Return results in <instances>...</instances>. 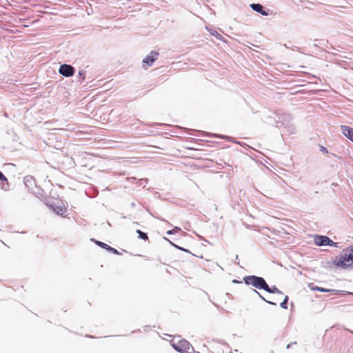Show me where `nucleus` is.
Segmentation results:
<instances>
[{
	"mask_svg": "<svg viewBox=\"0 0 353 353\" xmlns=\"http://www.w3.org/2000/svg\"><path fill=\"white\" fill-rule=\"evenodd\" d=\"M277 127L283 126L287 129L289 133L294 134L296 132V128L294 124L291 122V115L288 113H282L277 115L276 119Z\"/></svg>",
	"mask_w": 353,
	"mask_h": 353,
	"instance_id": "nucleus-1",
	"label": "nucleus"
},
{
	"mask_svg": "<svg viewBox=\"0 0 353 353\" xmlns=\"http://www.w3.org/2000/svg\"><path fill=\"white\" fill-rule=\"evenodd\" d=\"M244 283L247 285H251L258 290H265L266 281L263 277L256 275L245 276L243 278Z\"/></svg>",
	"mask_w": 353,
	"mask_h": 353,
	"instance_id": "nucleus-2",
	"label": "nucleus"
},
{
	"mask_svg": "<svg viewBox=\"0 0 353 353\" xmlns=\"http://www.w3.org/2000/svg\"><path fill=\"white\" fill-rule=\"evenodd\" d=\"M334 266L342 269L353 268V258L347 252L334 258Z\"/></svg>",
	"mask_w": 353,
	"mask_h": 353,
	"instance_id": "nucleus-3",
	"label": "nucleus"
},
{
	"mask_svg": "<svg viewBox=\"0 0 353 353\" xmlns=\"http://www.w3.org/2000/svg\"><path fill=\"white\" fill-rule=\"evenodd\" d=\"M172 347L177 352L183 353H194V350L192 345L185 339H173L171 341Z\"/></svg>",
	"mask_w": 353,
	"mask_h": 353,
	"instance_id": "nucleus-4",
	"label": "nucleus"
},
{
	"mask_svg": "<svg viewBox=\"0 0 353 353\" xmlns=\"http://www.w3.org/2000/svg\"><path fill=\"white\" fill-rule=\"evenodd\" d=\"M314 242L318 246H333L338 247V243L333 241L328 236L325 235L316 234L314 236Z\"/></svg>",
	"mask_w": 353,
	"mask_h": 353,
	"instance_id": "nucleus-5",
	"label": "nucleus"
},
{
	"mask_svg": "<svg viewBox=\"0 0 353 353\" xmlns=\"http://www.w3.org/2000/svg\"><path fill=\"white\" fill-rule=\"evenodd\" d=\"M60 74L65 77H71L74 74L75 68L70 64H61L59 69Z\"/></svg>",
	"mask_w": 353,
	"mask_h": 353,
	"instance_id": "nucleus-6",
	"label": "nucleus"
},
{
	"mask_svg": "<svg viewBox=\"0 0 353 353\" xmlns=\"http://www.w3.org/2000/svg\"><path fill=\"white\" fill-rule=\"evenodd\" d=\"M91 241H94L95 243V244L97 245L98 246H99L100 248H103V249L109 251L111 253H113L117 255L121 254V253L117 250H116L115 248L110 246L109 245H108L103 242H101L98 240H95L94 239H91Z\"/></svg>",
	"mask_w": 353,
	"mask_h": 353,
	"instance_id": "nucleus-7",
	"label": "nucleus"
},
{
	"mask_svg": "<svg viewBox=\"0 0 353 353\" xmlns=\"http://www.w3.org/2000/svg\"><path fill=\"white\" fill-rule=\"evenodd\" d=\"M250 7L254 11L260 13L263 16L269 15V10L265 9L261 3H252Z\"/></svg>",
	"mask_w": 353,
	"mask_h": 353,
	"instance_id": "nucleus-8",
	"label": "nucleus"
},
{
	"mask_svg": "<svg viewBox=\"0 0 353 353\" xmlns=\"http://www.w3.org/2000/svg\"><path fill=\"white\" fill-rule=\"evenodd\" d=\"M159 54L158 52L151 51L150 53L143 59V63H146L148 65H152L157 60Z\"/></svg>",
	"mask_w": 353,
	"mask_h": 353,
	"instance_id": "nucleus-9",
	"label": "nucleus"
},
{
	"mask_svg": "<svg viewBox=\"0 0 353 353\" xmlns=\"http://www.w3.org/2000/svg\"><path fill=\"white\" fill-rule=\"evenodd\" d=\"M343 134L349 140L353 142V128L347 125H341Z\"/></svg>",
	"mask_w": 353,
	"mask_h": 353,
	"instance_id": "nucleus-10",
	"label": "nucleus"
},
{
	"mask_svg": "<svg viewBox=\"0 0 353 353\" xmlns=\"http://www.w3.org/2000/svg\"><path fill=\"white\" fill-rule=\"evenodd\" d=\"M23 183L29 189H32L36 185L34 178L30 175L24 177Z\"/></svg>",
	"mask_w": 353,
	"mask_h": 353,
	"instance_id": "nucleus-11",
	"label": "nucleus"
},
{
	"mask_svg": "<svg viewBox=\"0 0 353 353\" xmlns=\"http://www.w3.org/2000/svg\"><path fill=\"white\" fill-rule=\"evenodd\" d=\"M264 290L270 294H283V292L276 285L270 287L268 283H266Z\"/></svg>",
	"mask_w": 353,
	"mask_h": 353,
	"instance_id": "nucleus-12",
	"label": "nucleus"
},
{
	"mask_svg": "<svg viewBox=\"0 0 353 353\" xmlns=\"http://www.w3.org/2000/svg\"><path fill=\"white\" fill-rule=\"evenodd\" d=\"M51 209L54 212L57 214L63 215V213L66 211L65 208L61 205H56L54 204H52L50 205Z\"/></svg>",
	"mask_w": 353,
	"mask_h": 353,
	"instance_id": "nucleus-13",
	"label": "nucleus"
},
{
	"mask_svg": "<svg viewBox=\"0 0 353 353\" xmlns=\"http://www.w3.org/2000/svg\"><path fill=\"white\" fill-rule=\"evenodd\" d=\"M312 290L314 291H319L321 292H332L334 294H337L338 290H334V289H326L321 287L316 286L314 288H312Z\"/></svg>",
	"mask_w": 353,
	"mask_h": 353,
	"instance_id": "nucleus-14",
	"label": "nucleus"
},
{
	"mask_svg": "<svg viewBox=\"0 0 353 353\" xmlns=\"http://www.w3.org/2000/svg\"><path fill=\"white\" fill-rule=\"evenodd\" d=\"M136 232L138 234V236H139V239H141L142 240H144V241H146V240L148 239V233L143 232H142L140 230H137Z\"/></svg>",
	"mask_w": 353,
	"mask_h": 353,
	"instance_id": "nucleus-15",
	"label": "nucleus"
},
{
	"mask_svg": "<svg viewBox=\"0 0 353 353\" xmlns=\"http://www.w3.org/2000/svg\"><path fill=\"white\" fill-rule=\"evenodd\" d=\"M334 265V258L332 261H325L322 262V266L326 268H332Z\"/></svg>",
	"mask_w": 353,
	"mask_h": 353,
	"instance_id": "nucleus-16",
	"label": "nucleus"
},
{
	"mask_svg": "<svg viewBox=\"0 0 353 353\" xmlns=\"http://www.w3.org/2000/svg\"><path fill=\"white\" fill-rule=\"evenodd\" d=\"M181 228H179V227H176H176H174L173 229L168 230V231L166 232V234H167L168 235H172V234H176V233L179 232V231H181Z\"/></svg>",
	"mask_w": 353,
	"mask_h": 353,
	"instance_id": "nucleus-17",
	"label": "nucleus"
},
{
	"mask_svg": "<svg viewBox=\"0 0 353 353\" xmlns=\"http://www.w3.org/2000/svg\"><path fill=\"white\" fill-rule=\"evenodd\" d=\"M288 296H285L283 301L281 303L280 306L283 309H288Z\"/></svg>",
	"mask_w": 353,
	"mask_h": 353,
	"instance_id": "nucleus-18",
	"label": "nucleus"
},
{
	"mask_svg": "<svg viewBox=\"0 0 353 353\" xmlns=\"http://www.w3.org/2000/svg\"><path fill=\"white\" fill-rule=\"evenodd\" d=\"M211 34L214 36L217 39H219V40H222L223 39V36L221 34H220L216 30H213L212 32H211Z\"/></svg>",
	"mask_w": 353,
	"mask_h": 353,
	"instance_id": "nucleus-19",
	"label": "nucleus"
},
{
	"mask_svg": "<svg viewBox=\"0 0 353 353\" xmlns=\"http://www.w3.org/2000/svg\"><path fill=\"white\" fill-rule=\"evenodd\" d=\"M78 75L79 77L82 79L81 81V83H82V81L85 79V71L83 70H81L79 71L78 72Z\"/></svg>",
	"mask_w": 353,
	"mask_h": 353,
	"instance_id": "nucleus-20",
	"label": "nucleus"
},
{
	"mask_svg": "<svg viewBox=\"0 0 353 353\" xmlns=\"http://www.w3.org/2000/svg\"><path fill=\"white\" fill-rule=\"evenodd\" d=\"M147 182H148L147 179H139L137 183L139 186H143V188H145Z\"/></svg>",
	"mask_w": 353,
	"mask_h": 353,
	"instance_id": "nucleus-21",
	"label": "nucleus"
},
{
	"mask_svg": "<svg viewBox=\"0 0 353 353\" xmlns=\"http://www.w3.org/2000/svg\"><path fill=\"white\" fill-rule=\"evenodd\" d=\"M174 248H176L177 250L190 253V252L188 249H185V248L181 247L178 245H174Z\"/></svg>",
	"mask_w": 353,
	"mask_h": 353,
	"instance_id": "nucleus-22",
	"label": "nucleus"
},
{
	"mask_svg": "<svg viewBox=\"0 0 353 353\" xmlns=\"http://www.w3.org/2000/svg\"><path fill=\"white\" fill-rule=\"evenodd\" d=\"M0 181H6L8 183L7 178L6 177V176L3 174V173L1 171H0Z\"/></svg>",
	"mask_w": 353,
	"mask_h": 353,
	"instance_id": "nucleus-23",
	"label": "nucleus"
},
{
	"mask_svg": "<svg viewBox=\"0 0 353 353\" xmlns=\"http://www.w3.org/2000/svg\"><path fill=\"white\" fill-rule=\"evenodd\" d=\"M252 291L256 293L262 300L267 302L268 300H266L261 294L259 293L256 289H253Z\"/></svg>",
	"mask_w": 353,
	"mask_h": 353,
	"instance_id": "nucleus-24",
	"label": "nucleus"
},
{
	"mask_svg": "<svg viewBox=\"0 0 353 353\" xmlns=\"http://www.w3.org/2000/svg\"><path fill=\"white\" fill-rule=\"evenodd\" d=\"M252 291L256 293L262 300L267 302L268 300H266L261 294L259 293L256 289H253Z\"/></svg>",
	"mask_w": 353,
	"mask_h": 353,
	"instance_id": "nucleus-25",
	"label": "nucleus"
},
{
	"mask_svg": "<svg viewBox=\"0 0 353 353\" xmlns=\"http://www.w3.org/2000/svg\"><path fill=\"white\" fill-rule=\"evenodd\" d=\"M320 150L322 152H324V153H328V150L323 146V145H320Z\"/></svg>",
	"mask_w": 353,
	"mask_h": 353,
	"instance_id": "nucleus-26",
	"label": "nucleus"
},
{
	"mask_svg": "<svg viewBox=\"0 0 353 353\" xmlns=\"http://www.w3.org/2000/svg\"><path fill=\"white\" fill-rule=\"evenodd\" d=\"M295 344H296V341L291 342L287 345L286 348L290 349L293 345Z\"/></svg>",
	"mask_w": 353,
	"mask_h": 353,
	"instance_id": "nucleus-27",
	"label": "nucleus"
},
{
	"mask_svg": "<svg viewBox=\"0 0 353 353\" xmlns=\"http://www.w3.org/2000/svg\"><path fill=\"white\" fill-rule=\"evenodd\" d=\"M213 136L215 137H219V138H221V139H226V137H227L225 135H219V134H214Z\"/></svg>",
	"mask_w": 353,
	"mask_h": 353,
	"instance_id": "nucleus-28",
	"label": "nucleus"
},
{
	"mask_svg": "<svg viewBox=\"0 0 353 353\" xmlns=\"http://www.w3.org/2000/svg\"><path fill=\"white\" fill-rule=\"evenodd\" d=\"M163 239H164L165 241H168V242H169V243H170L171 245H172L173 247H174V245H176L175 243H174L173 242H172L171 241H170L168 238H166V237H163Z\"/></svg>",
	"mask_w": 353,
	"mask_h": 353,
	"instance_id": "nucleus-29",
	"label": "nucleus"
},
{
	"mask_svg": "<svg viewBox=\"0 0 353 353\" xmlns=\"http://www.w3.org/2000/svg\"><path fill=\"white\" fill-rule=\"evenodd\" d=\"M268 304L270 305H276V303H274V302H272V301H267V302Z\"/></svg>",
	"mask_w": 353,
	"mask_h": 353,
	"instance_id": "nucleus-30",
	"label": "nucleus"
},
{
	"mask_svg": "<svg viewBox=\"0 0 353 353\" xmlns=\"http://www.w3.org/2000/svg\"><path fill=\"white\" fill-rule=\"evenodd\" d=\"M232 282L233 283H242V281H238L236 279H234Z\"/></svg>",
	"mask_w": 353,
	"mask_h": 353,
	"instance_id": "nucleus-31",
	"label": "nucleus"
},
{
	"mask_svg": "<svg viewBox=\"0 0 353 353\" xmlns=\"http://www.w3.org/2000/svg\"><path fill=\"white\" fill-rule=\"evenodd\" d=\"M130 206H131L132 208H134V207L136 206V203H135L134 202H132V203H130Z\"/></svg>",
	"mask_w": 353,
	"mask_h": 353,
	"instance_id": "nucleus-32",
	"label": "nucleus"
},
{
	"mask_svg": "<svg viewBox=\"0 0 353 353\" xmlns=\"http://www.w3.org/2000/svg\"><path fill=\"white\" fill-rule=\"evenodd\" d=\"M128 179H129V180H131L132 181H135V180H136V178H134V177H132V178H129Z\"/></svg>",
	"mask_w": 353,
	"mask_h": 353,
	"instance_id": "nucleus-33",
	"label": "nucleus"
},
{
	"mask_svg": "<svg viewBox=\"0 0 353 353\" xmlns=\"http://www.w3.org/2000/svg\"><path fill=\"white\" fill-rule=\"evenodd\" d=\"M156 125H163V123H155Z\"/></svg>",
	"mask_w": 353,
	"mask_h": 353,
	"instance_id": "nucleus-34",
	"label": "nucleus"
},
{
	"mask_svg": "<svg viewBox=\"0 0 353 353\" xmlns=\"http://www.w3.org/2000/svg\"><path fill=\"white\" fill-rule=\"evenodd\" d=\"M238 258H239V256H238V255L236 254V255L235 256V259H236V260H237V259H238Z\"/></svg>",
	"mask_w": 353,
	"mask_h": 353,
	"instance_id": "nucleus-35",
	"label": "nucleus"
},
{
	"mask_svg": "<svg viewBox=\"0 0 353 353\" xmlns=\"http://www.w3.org/2000/svg\"><path fill=\"white\" fill-rule=\"evenodd\" d=\"M212 135V134H210V133H208V137H211Z\"/></svg>",
	"mask_w": 353,
	"mask_h": 353,
	"instance_id": "nucleus-36",
	"label": "nucleus"
},
{
	"mask_svg": "<svg viewBox=\"0 0 353 353\" xmlns=\"http://www.w3.org/2000/svg\"><path fill=\"white\" fill-rule=\"evenodd\" d=\"M88 337H90V338H92V336L89 335V336H87Z\"/></svg>",
	"mask_w": 353,
	"mask_h": 353,
	"instance_id": "nucleus-37",
	"label": "nucleus"
},
{
	"mask_svg": "<svg viewBox=\"0 0 353 353\" xmlns=\"http://www.w3.org/2000/svg\"><path fill=\"white\" fill-rule=\"evenodd\" d=\"M270 353H274V352L272 350V351L270 352Z\"/></svg>",
	"mask_w": 353,
	"mask_h": 353,
	"instance_id": "nucleus-38",
	"label": "nucleus"
}]
</instances>
